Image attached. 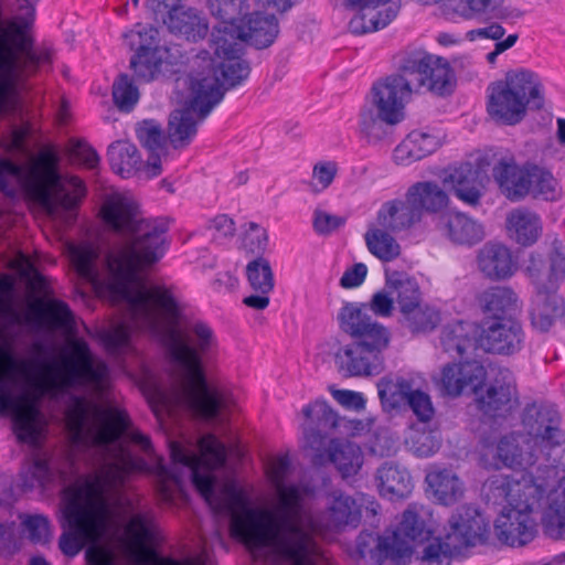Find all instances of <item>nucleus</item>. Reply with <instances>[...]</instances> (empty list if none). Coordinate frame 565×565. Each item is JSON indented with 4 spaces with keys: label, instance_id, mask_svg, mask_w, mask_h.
I'll use <instances>...</instances> for the list:
<instances>
[{
    "label": "nucleus",
    "instance_id": "nucleus-37",
    "mask_svg": "<svg viewBox=\"0 0 565 565\" xmlns=\"http://www.w3.org/2000/svg\"><path fill=\"white\" fill-rule=\"evenodd\" d=\"M379 489L390 500L407 497L413 490L408 470L394 462H385L377 469Z\"/></svg>",
    "mask_w": 565,
    "mask_h": 565
},
{
    "label": "nucleus",
    "instance_id": "nucleus-44",
    "mask_svg": "<svg viewBox=\"0 0 565 565\" xmlns=\"http://www.w3.org/2000/svg\"><path fill=\"white\" fill-rule=\"evenodd\" d=\"M514 394V385L495 381V383L487 388L484 394L478 396V407L486 415L492 417L499 416L511 409Z\"/></svg>",
    "mask_w": 565,
    "mask_h": 565
},
{
    "label": "nucleus",
    "instance_id": "nucleus-11",
    "mask_svg": "<svg viewBox=\"0 0 565 565\" xmlns=\"http://www.w3.org/2000/svg\"><path fill=\"white\" fill-rule=\"evenodd\" d=\"M184 84L189 94L181 108L170 114L168 139L174 149L186 147L212 109L223 99V92L213 76H186Z\"/></svg>",
    "mask_w": 565,
    "mask_h": 565
},
{
    "label": "nucleus",
    "instance_id": "nucleus-59",
    "mask_svg": "<svg viewBox=\"0 0 565 565\" xmlns=\"http://www.w3.org/2000/svg\"><path fill=\"white\" fill-rule=\"evenodd\" d=\"M525 273L535 285L536 290L540 289V287H548L545 260L542 255L535 253L530 255L525 265Z\"/></svg>",
    "mask_w": 565,
    "mask_h": 565
},
{
    "label": "nucleus",
    "instance_id": "nucleus-3",
    "mask_svg": "<svg viewBox=\"0 0 565 565\" xmlns=\"http://www.w3.org/2000/svg\"><path fill=\"white\" fill-rule=\"evenodd\" d=\"M198 446L200 455L178 441H171L169 448L172 462L189 469L193 484L215 513L225 512L231 515V530L236 537L241 539L254 553L263 556L279 534L286 540H292L297 551L308 550L307 535L294 516L298 515L299 521L305 522H309L310 519L299 514V505L302 503L299 487L286 484L291 469L288 455L275 458L268 467V473L281 507L280 512L275 514L267 510L250 508L244 492L234 483L225 484L217 493L216 478L213 472L225 465L226 447L213 434L202 436Z\"/></svg>",
    "mask_w": 565,
    "mask_h": 565
},
{
    "label": "nucleus",
    "instance_id": "nucleus-35",
    "mask_svg": "<svg viewBox=\"0 0 565 565\" xmlns=\"http://www.w3.org/2000/svg\"><path fill=\"white\" fill-rule=\"evenodd\" d=\"M439 139L428 132L414 130L395 148L394 160L398 164L408 166L435 152Z\"/></svg>",
    "mask_w": 565,
    "mask_h": 565
},
{
    "label": "nucleus",
    "instance_id": "nucleus-8",
    "mask_svg": "<svg viewBox=\"0 0 565 565\" xmlns=\"http://www.w3.org/2000/svg\"><path fill=\"white\" fill-rule=\"evenodd\" d=\"M415 93L399 63L397 71L375 81L366 104L359 115V134L367 143H377L387 136V127L405 118V106Z\"/></svg>",
    "mask_w": 565,
    "mask_h": 565
},
{
    "label": "nucleus",
    "instance_id": "nucleus-49",
    "mask_svg": "<svg viewBox=\"0 0 565 565\" xmlns=\"http://www.w3.org/2000/svg\"><path fill=\"white\" fill-rule=\"evenodd\" d=\"M125 42L135 53L160 50L159 31L150 24L137 23L124 34Z\"/></svg>",
    "mask_w": 565,
    "mask_h": 565
},
{
    "label": "nucleus",
    "instance_id": "nucleus-12",
    "mask_svg": "<svg viewBox=\"0 0 565 565\" xmlns=\"http://www.w3.org/2000/svg\"><path fill=\"white\" fill-rule=\"evenodd\" d=\"M32 391L41 392L42 383L40 376L38 375V382L34 385H25L22 382H19L14 388V396L20 398L22 395H26L30 403L33 404L36 409L38 416L34 419V423H31L29 429L32 433V437L30 439L20 438L19 430L17 428L14 422V413L13 411H8L2 415L10 414L12 417L13 431L17 436V439L22 443L33 447L36 451L32 455L31 459L24 465L20 472V487L24 491H32L34 489H45L51 482L54 480V471L50 466V457L46 452L39 450L41 441L45 434L46 422L44 415L40 411L36 397L33 396Z\"/></svg>",
    "mask_w": 565,
    "mask_h": 565
},
{
    "label": "nucleus",
    "instance_id": "nucleus-34",
    "mask_svg": "<svg viewBox=\"0 0 565 565\" xmlns=\"http://www.w3.org/2000/svg\"><path fill=\"white\" fill-rule=\"evenodd\" d=\"M508 235L522 246L534 244L542 233L540 216L526 209L516 207L507 215Z\"/></svg>",
    "mask_w": 565,
    "mask_h": 565
},
{
    "label": "nucleus",
    "instance_id": "nucleus-9",
    "mask_svg": "<svg viewBox=\"0 0 565 565\" xmlns=\"http://www.w3.org/2000/svg\"><path fill=\"white\" fill-rule=\"evenodd\" d=\"M489 523L472 505H462L448 520L444 536L436 537L423 550V565H450L455 558L466 555L467 550L487 541Z\"/></svg>",
    "mask_w": 565,
    "mask_h": 565
},
{
    "label": "nucleus",
    "instance_id": "nucleus-24",
    "mask_svg": "<svg viewBox=\"0 0 565 565\" xmlns=\"http://www.w3.org/2000/svg\"><path fill=\"white\" fill-rule=\"evenodd\" d=\"M162 22L170 33L196 42L206 36L209 23L201 11L185 4L172 6Z\"/></svg>",
    "mask_w": 565,
    "mask_h": 565
},
{
    "label": "nucleus",
    "instance_id": "nucleus-42",
    "mask_svg": "<svg viewBox=\"0 0 565 565\" xmlns=\"http://www.w3.org/2000/svg\"><path fill=\"white\" fill-rule=\"evenodd\" d=\"M239 25L235 23H220L215 25L210 40V46L214 55L223 60L225 57L241 55L243 50Z\"/></svg>",
    "mask_w": 565,
    "mask_h": 565
},
{
    "label": "nucleus",
    "instance_id": "nucleus-18",
    "mask_svg": "<svg viewBox=\"0 0 565 565\" xmlns=\"http://www.w3.org/2000/svg\"><path fill=\"white\" fill-rule=\"evenodd\" d=\"M431 531L426 526L417 513L406 510L397 529L379 542V547L385 551L386 558L393 565H406L413 554L412 542L427 540Z\"/></svg>",
    "mask_w": 565,
    "mask_h": 565
},
{
    "label": "nucleus",
    "instance_id": "nucleus-22",
    "mask_svg": "<svg viewBox=\"0 0 565 565\" xmlns=\"http://www.w3.org/2000/svg\"><path fill=\"white\" fill-rule=\"evenodd\" d=\"M486 376L487 371L478 361L451 363L444 366L438 384L445 395L459 396L465 388L477 392Z\"/></svg>",
    "mask_w": 565,
    "mask_h": 565
},
{
    "label": "nucleus",
    "instance_id": "nucleus-19",
    "mask_svg": "<svg viewBox=\"0 0 565 565\" xmlns=\"http://www.w3.org/2000/svg\"><path fill=\"white\" fill-rule=\"evenodd\" d=\"M523 343L524 332L518 319L484 322L478 335V345L490 353L512 355Z\"/></svg>",
    "mask_w": 565,
    "mask_h": 565
},
{
    "label": "nucleus",
    "instance_id": "nucleus-20",
    "mask_svg": "<svg viewBox=\"0 0 565 565\" xmlns=\"http://www.w3.org/2000/svg\"><path fill=\"white\" fill-rule=\"evenodd\" d=\"M534 163L518 164L514 158H502L492 168L500 192L511 202L530 196Z\"/></svg>",
    "mask_w": 565,
    "mask_h": 565
},
{
    "label": "nucleus",
    "instance_id": "nucleus-60",
    "mask_svg": "<svg viewBox=\"0 0 565 565\" xmlns=\"http://www.w3.org/2000/svg\"><path fill=\"white\" fill-rule=\"evenodd\" d=\"M498 0H456L454 11L466 19H472L495 7Z\"/></svg>",
    "mask_w": 565,
    "mask_h": 565
},
{
    "label": "nucleus",
    "instance_id": "nucleus-46",
    "mask_svg": "<svg viewBox=\"0 0 565 565\" xmlns=\"http://www.w3.org/2000/svg\"><path fill=\"white\" fill-rule=\"evenodd\" d=\"M386 288L394 296L398 313L409 307L422 302V292L418 282L405 274L394 273L386 279Z\"/></svg>",
    "mask_w": 565,
    "mask_h": 565
},
{
    "label": "nucleus",
    "instance_id": "nucleus-6",
    "mask_svg": "<svg viewBox=\"0 0 565 565\" xmlns=\"http://www.w3.org/2000/svg\"><path fill=\"white\" fill-rule=\"evenodd\" d=\"M35 188L41 191L43 204L49 213L74 211L86 195L84 182L58 172V157L50 149L42 151L31 168H24L10 160H0V191L15 198L23 190Z\"/></svg>",
    "mask_w": 565,
    "mask_h": 565
},
{
    "label": "nucleus",
    "instance_id": "nucleus-55",
    "mask_svg": "<svg viewBox=\"0 0 565 565\" xmlns=\"http://www.w3.org/2000/svg\"><path fill=\"white\" fill-rule=\"evenodd\" d=\"M406 404L411 407L419 422L428 423L435 415L431 399L428 394L413 388Z\"/></svg>",
    "mask_w": 565,
    "mask_h": 565
},
{
    "label": "nucleus",
    "instance_id": "nucleus-47",
    "mask_svg": "<svg viewBox=\"0 0 565 565\" xmlns=\"http://www.w3.org/2000/svg\"><path fill=\"white\" fill-rule=\"evenodd\" d=\"M391 233L381 226H372L364 234L369 252L382 262H392L401 254V246Z\"/></svg>",
    "mask_w": 565,
    "mask_h": 565
},
{
    "label": "nucleus",
    "instance_id": "nucleus-39",
    "mask_svg": "<svg viewBox=\"0 0 565 565\" xmlns=\"http://www.w3.org/2000/svg\"><path fill=\"white\" fill-rule=\"evenodd\" d=\"M382 409L386 413L399 409L414 388V382L404 376L390 373L376 383Z\"/></svg>",
    "mask_w": 565,
    "mask_h": 565
},
{
    "label": "nucleus",
    "instance_id": "nucleus-33",
    "mask_svg": "<svg viewBox=\"0 0 565 565\" xmlns=\"http://www.w3.org/2000/svg\"><path fill=\"white\" fill-rule=\"evenodd\" d=\"M136 132L140 143L150 152L147 161L150 177L159 175L161 173L160 158L167 153V137L161 125L153 119H147L138 124Z\"/></svg>",
    "mask_w": 565,
    "mask_h": 565
},
{
    "label": "nucleus",
    "instance_id": "nucleus-52",
    "mask_svg": "<svg viewBox=\"0 0 565 565\" xmlns=\"http://www.w3.org/2000/svg\"><path fill=\"white\" fill-rule=\"evenodd\" d=\"M206 4L220 23H235L247 15L249 10L248 0H207Z\"/></svg>",
    "mask_w": 565,
    "mask_h": 565
},
{
    "label": "nucleus",
    "instance_id": "nucleus-63",
    "mask_svg": "<svg viewBox=\"0 0 565 565\" xmlns=\"http://www.w3.org/2000/svg\"><path fill=\"white\" fill-rule=\"evenodd\" d=\"M338 173V164L334 161H321L312 169L313 179L320 184L321 190L329 188Z\"/></svg>",
    "mask_w": 565,
    "mask_h": 565
},
{
    "label": "nucleus",
    "instance_id": "nucleus-14",
    "mask_svg": "<svg viewBox=\"0 0 565 565\" xmlns=\"http://www.w3.org/2000/svg\"><path fill=\"white\" fill-rule=\"evenodd\" d=\"M399 62L415 93L423 87L438 96H447L454 92L456 76L446 58L426 51H413L406 53Z\"/></svg>",
    "mask_w": 565,
    "mask_h": 565
},
{
    "label": "nucleus",
    "instance_id": "nucleus-1",
    "mask_svg": "<svg viewBox=\"0 0 565 565\" xmlns=\"http://www.w3.org/2000/svg\"><path fill=\"white\" fill-rule=\"evenodd\" d=\"M105 222L129 239L108 253L106 275L97 267L98 252L90 245H71L70 258L81 279L95 292L124 301L126 321L98 331V338L113 355L131 350L132 329L148 332L168 350L174 363L169 388L156 386L149 397L159 420L173 417L180 409L213 420L230 407L228 397L209 385L201 355L216 345L213 330L202 321L180 327V307L171 291L148 288L140 271L158 263L166 253L168 224L162 218H143L138 205L120 194L109 196L102 209Z\"/></svg>",
    "mask_w": 565,
    "mask_h": 565
},
{
    "label": "nucleus",
    "instance_id": "nucleus-16",
    "mask_svg": "<svg viewBox=\"0 0 565 565\" xmlns=\"http://www.w3.org/2000/svg\"><path fill=\"white\" fill-rule=\"evenodd\" d=\"M128 539L127 555L132 565H194L171 558H160L150 544L156 541L157 525L151 511L132 514L125 526ZM111 565V564H108Z\"/></svg>",
    "mask_w": 565,
    "mask_h": 565
},
{
    "label": "nucleus",
    "instance_id": "nucleus-30",
    "mask_svg": "<svg viewBox=\"0 0 565 565\" xmlns=\"http://www.w3.org/2000/svg\"><path fill=\"white\" fill-rule=\"evenodd\" d=\"M198 60H203L207 62L209 72L205 74L204 72L190 74L189 76H213L217 78V85L220 89L224 93L222 87L225 89L233 88L239 84H242L249 75L250 67L247 61L243 60L241 55L230 56L221 60L217 65V71H213L212 66L214 65V61L210 56V52L202 51L196 55Z\"/></svg>",
    "mask_w": 565,
    "mask_h": 565
},
{
    "label": "nucleus",
    "instance_id": "nucleus-28",
    "mask_svg": "<svg viewBox=\"0 0 565 565\" xmlns=\"http://www.w3.org/2000/svg\"><path fill=\"white\" fill-rule=\"evenodd\" d=\"M477 264L479 270L491 280L508 279L516 270L511 250L501 243H486L478 252Z\"/></svg>",
    "mask_w": 565,
    "mask_h": 565
},
{
    "label": "nucleus",
    "instance_id": "nucleus-64",
    "mask_svg": "<svg viewBox=\"0 0 565 565\" xmlns=\"http://www.w3.org/2000/svg\"><path fill=\"white\" fill-rule=\"evenodd\" d=\"M209 230L213 232L212 235L215 241L222 242L223 239L234 236L235 224L232 218L222 214L215 216L210 222Z\"/></svg>",
    "mask_w": 565,
    "mask_h": 565
},
{
    "label": "nucleus",
    "instance_id": "nucleus-62",
    "mask_svg": "<svg viewBox=\"0 0 565 565\" xmlns=\"http://www.w3.org/2000/svg\"><path fill=\"white\" fill-rule=\"evenodd\" d=\"M394 303V296L391 291L381 290L372 296L369 308L379 317H390L392 316Z\"/></svg>",
    "mask_w": 565,
    "mask_h": 565
},
{
    "label": "nucleus",
    "instance_id": "nucleus-43",
    "mask_svg": "<svg viewBox=\"0 0 565 565\" xmlns=\"http://www.w3.org/2000/svg\"><path fill=\"white\" fill-rule=\"evenodd\" d=\"M109 164L122 178L131 177L141 166L137 147L127 140H117L108 147Z\"/></svg>",
    "mask_w": 565,
    "mask_h": 565
},
{
    "label": "nucleus",
    "instance_id": "nucleus-31",
    "mask_svg": "<svg viewBox=\"0 0 565 565\" xmlns=\"http://www.w3.org/2000/svg\"><path fill=\"white\" fill-rule=\"evenodd\" d=\"M565 315L562 297L552 286L536 290L531 309V321L535 329L547 331L553 323Z\"/></svg>",
    "mask_w": 565,
    "mask_h": 565
},
{
    "label": "nucleus",
    "instance_id": "nucleus-50",
    "mask_svg": "<svg viewBox=\"0 0 565 565\" xmlns=\"http://www.w3.org/2000/svg\"><path fill=\"white\" fill-rule=\"evenodd\" d=\"M140 93L128 74H120L113 84V99L122 113L131 111L138 104Z\"/></svg>",
    "mask_w": 565,
    "mask_h": 565
},
{
    "label": "nucleus",
    "instance_id": "nucleus-29",
    "mask_svg": "<svg viewBox=\"0 0 565 565\" xmlns=\"http://www.w3.org/2000/svg\"><path fill=\"white\" fill-rule=\"evenodd\" d=\"M437 227L443 236L456 245L472 246L484 237L483 226L460 212L441 215Z\"/></svg>",
    "mask_w": 565,
    "mask_h": 565
},
{
    "label": "nucleus",
    "instance_id": "nucleus-13",
    "mask_svg": "<svg viewBox=\"0 0 565 565\" xmlns=\"http://www.w3.org/2000/svg\"><path fill=\"white\" fill-rule=\"evenodd\" d=\"M73 355L52 379L53 385L66 391L84 388L103 397L109 385V367L90 351L87 342L75 340Z\"/></svg>",
    "mask_w": 565,
    "mask_h": 565
},
{
    "label": "nucleus",
    "instance_id": "nucleus-58",
    "mask_svg": "<svg viewBox=\"0 0 565 565\" xmlns=\"http://www.w3.org/2000/svg\"><path fill=\"white\" fill-rule=\"evenodd\" d=\"M303 416L319 425H332L337 423V416L331 407L324 401H316L302 408Z\"/></svg>",
    "mask_w": 565,
    "mask_h": 565
},
{
    "label": "nucleus",
    "instance_id": "nucleus-7",
    "mask_svg": "<svg viewBox=\"0 0 565 565\" xmlns=\"http://www.w3.org/2000/svg\"><path fill=\"white\" fill-rule=\"evenodd\" d=\"M329 498L327 509L319 514H313L305 508L303 503L299 505V514L307 515L310 519L309 522L299 521L298 515L294 516L307 535L309 544L307 551H297L292 540H286L279 534L264 557L275 565H316V559L320 556V547L315 535L324 531H342L348 526L356 527L362 518L361 505L351 495L333 491Z\"/></svg>",
    "mask_w": 565,
    "mask_h": 565
},
{
    "label": "nucleus",
    "instance_id": "nucleus-5",
    "mask_svg": "<svg viewBox=\"0 0 565 565\" xmlns=\"http://www.w3.org/2000/svg\"><path fill=\"white\" fill-rule=\"evenodd\" d=\"M31 321L30 316L21 313L14 301V284L4 276L0 279V414L13 411L20 438L32 437L29 430L38 416L26 395L14 396L19 382L34 385L38 382V366L34 361L18 359L14 354L15 335L10 329Z\"/></svg>",
    "mask_w": 565,
    "mask_h": 565
},
{
    "label": "nucleus",
    "instance_id": "nucleus-25",
    "mask_svg": "<svg viewBox=\"0 0 565 565\" xmlns=\"http://www.w3.org/2000/svg\"><path fill=\"white\" fill-rule=\"evenodd\" d=\"M477 299L482 312L492 321L518 319L522 312L516 292L507 286L489 287Z\"/></svg>",
    "mask_w": 565,
    "mask_h": 565
},
{
    "label": "nucleus",
    "instance_id": "nucleus-2",
    "mask_svg": "<svg viewBox=\"0 0 565 565\" xmlns=\"http://www.w3.org/2000/svg\"><path fill=\"white\" fill-rule=\"evenodd\" d=\"M66 420L74 443L95 446L106 457L94 478L65 489L62 526L66 531L58 545L65 555L73 557L86 545L89 553L99 551L113 520L106 492L124 484L126 477L143 465L134 458L124 438L148 455L152 445L147 435L130 429L127 413L117 407H102L76 397Z\"/></svg>",
    "mask_w": 565,
    "mask_h": 565
},
{
    "label": "nucleus",
    "instance_id": "nucleus-61",
    "mask_svg": "<svg viewBox=\"0 0 565 565\" xmlns=\"http://www.w3.org/2000/svg\"><path fill=\"white\" fill-rule=\"evenodd\" d=\"M387 534L380 536L373 532L363 531L356 539V550L360 556L364 557L367 554H376L380 561L387 559L385 551L379 547V542L383 540Z\"/></svg>",
    "mask_w": 565,
    "mask_h": 565
},
{
    "label": "nucleus",
    "instance_id": "nucleus-10",
    "mask_svg": "<svg viewBox=\"0 0 565 565\" xmlns=\"http://www.w3.org/2000/svg\"><path fill=\"white\" fill-rule=\"evenodd\" d=\"M488 114L505 125L520 122L526 109H541L544 105L542 84L526 70L508 72L504 79L488 87Z\"/></svg>",
    "mask_w": 565,
    "mask_h": 565
},
{
    "label": "nucleus",
    "instance_id": "nucleus-48",
    "mask_svg": "<svg viewBox=\"0 0 565 565\" xmlns=\"http://www.w3.org/2000/svg\"><path fill=\"white\" fill-rule=\"evenodd\" d=\"M160 51L135 53L131 56L129 66L138 81L149 83L159 76L163 63Z\"/></svg>",
    "mask_w": 565,
    "mask_h": 565
},
{
    "label": "nucleus",
    "instance_id": "nucleus-36",
    "mask_svg": "<svg viewBox=\"0 0 565 565\" xmlns=\"http://www.w3.org/2000/svg\"><path fill=\"white\" fill-rule=\"evenodd\" d=\"M425 480L435 499L441 504H454L463 495V483L450 469L434 467L427 472Z\"/></svg>",
    "mask_w": 565,
    "mask_h": 565
},
{
    "label": "nucleus",
    "instance_id": "nucleus-41",
    "mask_svg": "<svg viewBox=\"0 0 565 565\" xmlns=\"http://www.w3.org/2000/svg\"><path fill=\"white\" fill-rule=\"evenodd\" d=\"M409 199L417 205L422 217L425 213H437L448 205L447 193L435 182H416L407 189Z\"/></svg>",
    "mask_w": 565,
    "mask_h": 565
},
{
    "label": "nucleus",
    "instance_id": "nucleus-15",
    "mask_svg": "<svg viewBox=\"0 0 565 565\" xmlns=\"http://www.w3.org/2000/svg\"><path fill=\"white\" fill-rule=\"evenodd\" d=\"M340 329L353 341L376 355H383L391 342V332L382 323L369 316L364 306L345 303L338 313Z\"/></svg>",
    "mask_w": 565,
    "mask_h": 565
},
{
    "label": "nucleus",
    "instance_id": "nucleus-53",
    "mask_svg": "<svg viewBox=\"0 0 565 565\" xmlns=\"http://www.w3.org/2000/svg\"><path fill=\"white\" fill-rule=\"evenodd\" d=\"M531 196L546 201L556 200L559 195L558 183L551 172L534 164Z\"/></svg>",
    "mask_w": 565,
    "mask_h": 565
},
{
    "label": "nucleus",
    "instance_id": "nucleus-57",
    "mask_svg": "<svg viewBox=\"0 0 565 565\" xmlns=\"http://www.w3.org/2000/svg\"><path fill=\"white\" fill-rule=\"evenodd\" d=\"M347 217L328 213L321 209L313 212L312 226L317 234L328 236L344 226Z\"/></svg>",
    "mask_w": 565,
    "mask_h": 565
},
{
    "label": "nucleus",
    "instance_id": "nucleus-40",
    "mask_svg": "<svg viewBox=\"0 0 565 565\" xmlns=\"http://www.w3.org/2000/svg\"><path fill=\"white\" fill-rule=\"evenodd\" d=\"M397 322L413 334L434 331L440 323V312L423 301L399 312Z\"/></svg>",
    "mask_w": 565,
    "mask_h": 565
},
{
    "label": "nucleus",
    "instance_id": "nucleus-45",
    "mask_svg": "<svg viewBox=\"0 0 565 565\" xmlns=\"http://www.w3.org/2000/svg\"><path fill=\"white\" fill-rule=\"evenodd\" d=\"M328 458L344 478L355 475L362 466V451L350 441H331Z\"/></svg>",
    "mask_w": 565,
    "mask_h": 565
},
{
    "label": "nucleus",
    "instance_id": "nucleus-32",
    "mask_svg": "<svg viewBox=\"0 0 565 565\" xmlns=\"http://www.w3.org/2000/svg\"><path fill=\"white\" fill-rule=\"evenodd\" d=\"M239 25L242 39L256 49L270 46L279 34V23L274 14L254 12Z\"/></svg>",
    "mask_w": 565,
    "mask_h": 565
},
{
    "label": "nucleus",
    "instance_id": "nucleus-27",
    "mask_svg": "<svg viewBox=\"0 0 565 565\" xmlns=\"http://www.w3.org/2000/svg\"><path fill=\"white\" fill-rule=\"evenodd\" d=\"M539 456L529 438L522 433L504 435L497 444L495 457L508 468L525 469L533 466Z\"/></svg>",
    "mask_w": 565,
    "mask_h": 565
},
{
    "label": "nucleus",
    "instance_id": "nucleus-51",
    "mask_svg": "<svg viewBox=\"0 0 565 565\" xmlns=\"http://www.w3.org/2000/svg\"><path fill=\"white\" fill-rule=\"evenodd\" d=\"M248 282L253 290L269 294L274 289V274L267 259L258 257L246 267Z\"/></svg>",
    "mask_w": 565,
    "mask_h": 565
},
{
    "label": "nucleus",
    "instance_id": "nucleus-17",
    "mask_svg": "<svg viewBox=\"0 0 565 565\" xmlns=\"http://www.w3.org/2000/svg\"><path fill=\"white\" fill-rule=\"evenodd\" d=\"M522 424L524 435L539 455L548 457L552 450L565 444V430L561 427L562 417L551 406L527 407Z\"/></svg>",
    "mask_w": 565,
    "mask_h": 565
},
{
    "label": "nucleus",
    "instance_id": "nucleus-21",
    "mask_svg": "<svg viewBox=\"0 0 565 565\" xmlns=\"http://www.w3.org/2000/svg\"><path fill=\"white\" fill-rule=\"evenodd\" d=\"M487 181V169L481 160L476 163L463 162L454 168L444 179L445 183H450L454 194L470 206L480 204Z\"/></svg>",
    "mask_w": 565,
    "mask_h": 565
},
{
    "label": "nucleus",
    "instance_id": "nucleus-56",
    "mask_svg": "<svg viewBox=\"0 0 565 565\" xmlns=\"http://www.w3.org/2000/svg\"><path fill=\"white\" fill-rule=\"evenodd\" d=\"M565 277V246L555 242L553 249L550 254V266L547 270V282L552 288H557V285Z\"/></svg>",
    "mask_w": 565,
    "mask_h": 565
},
{
    "label": "nucleus",
    "instance_id": "nucleus-26",
    "mask_svg": "<svg viewBox=\"0 0 565 565\" xmlns=\"http://www.w3.org/2000/svg\"><path fill=\"white\" fill-rule=\"evenodd\" d=\"M423 220L417 205L406 192L404 199L387 201L380 207L376 222L384 230L396 233L407 231Z\"/></svg>",
    "mask_w": 565,
    "mask_h": 565
},
{
    "label": "nucleus",
    "instance_id": "nucleus-23",
    "mask_svg": "<svg viewBox=\"0 0 565 565\" xmlns=\"http://www.w3.org/2000/svg\"><path fill=\"white\" fill-rule=\"evenodd\" d=\"M339 370L348 376L379 375L385 369L384 355H376L356 342L345 344L334 355Z\"/></svg>",
    "mask_w": 565,
    "mask_h": 565
},
{
    "label": "nucleus",
    "instance_id": "nucleus-38",
    "mask_svg": "<svg viewBox=\"0 0 565 565\" xmlns=\"http://www.w3.org/2000/svg\"><path fill=\"white\" fill-rule=\"evenodd\" d=\"M443 349L452 358H463L471 353L477 344L476 328L473 324L457 321L444 328L440 337Z\"/></svg>",
    "mask_w": 565,
    "mask_h": 565
},
{
    "label": "nucleus",
    "instance_id": "nucleus-54",
    "mask_svg": "<svg viewBox=\"0 0 565 565\" xmlns=\"http://www.w3.org/2000/svg\"><path fill=\"white\" fill-rule=\"evenodd\" d=\"M23 532L32 543L45 544L51 539V526L49 519L43 514L19 515Z\"/></svg>",
    "mask_w": 565,
    "mask_h": 565
},
{
    "label": "nucleus",
    "instance_id": "nucleus-4",
    "mask_svg": "<svg viewBox=\"0 0 565 565\" xmlns=\"http://www.w3.org/2000/svg\"><path fill=\"white\" fill-rule=\"evenodd\" d=\"M489 495L497 503L505 502L495 521L498 540L512 547L533 541L537 530L530 513L541 508L546 498L548 507L542 518L544 532L553 539L565 537V475L561 478L555 466L539 468L530 479L514 480L509 476L493 477Z\"/></svg>",
    "mask_w": 565,
    "mask_h": 565
}]
</instances>
